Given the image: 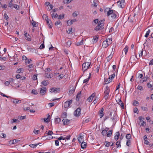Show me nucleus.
Instances as JSON below:
<instances>
[{
    "label": "nucleus",
    "instance_id": "obj_37",
    "mask_svg": "<svg viewBox=\"0 0 153 153\" xmlns=\"http://www.w3.org/2000/svg\"><path fill=\"white\" fill-rule=\"evenodd\" d=\"M13 1V0H11L9 3L8 6L10 7H12L14 4L12 3Z\"/></svg>",
    "mask_w": 153,
    "mask_h": 153
},
{
    "label": "nucleus",
    "instance_id": "obj_1",
    "mask_svg": "<svg viewBox=\"0 0 153 153\" xmlns=\"http://www.w3.org/2000/svg\"><path fill=\"white\" fill-rule=\"evenodd\" d=\"M117 12L115 10L109 9L106 15L108 17L110 16L112 19L115 20L117 16Z\"/></svg>",
    "mask_w": 153,
    "mask_h": 153
},
{
    "label": "nucleus",
    "instance_id": "obj_14",
    "mask_svg": "<svg viewBox=\"0 0 153 153\" xmlns=\"http://www.w3.org/2000/svg\"><path fill=\"white\" fill-rule=\"evenodd\" d=\"M103 111L104 109L103 108H102L100 111H99V115L100 117V118H101L102 117L104 116V113H103Z\"/></svg>",
    "mask_w": 153,
    "mask_h": 153
},
{
    "label": "nucleus",
    "instance_id": "obj_35",
    "mask_svg": "<svg viewBox=\"0 0 153 153\" xmlns=\"http://www.w3.org/2000/svg\"><path fill=\"white\" fill-rule=\"evenodd\" d=\"M51 16L52 18H55L57 17L58 15L56 13H54L52 14Z\"/></svg>",
    "mask_w": 153,
    "mask_h": 153
},
{
    "label": "nucleus",
    "instance_id": "obj_32",
    "mask_svg": "<svg viewBox=\"0 0 153 153\" xmlns=\"http://www.w3.org/2000/svg\"><path fill=\"white\" fill-rule=\"evenodd\" d=\"M98 38L97 36H94V37L92 41L94 43H95L97 41V39Z\"/></svg>",
    "mask_w": 153,
    "mask_h": 153
},
{
    "label": "nucleus",
    "instance_id": "obj_19",
    "mask_svg": "<svg viewBox=\"0 0 153 153\" xmlns=\"http://www.w3.org/2000/svg\"><path fill=\"white\" fill-rule=\"evenodd\" d=\"M120 133L118 132H116L114 136V140H117L119 138Z\"/></svg>",
    "mask_w": 153,
    "mask_h": 153
},
{
    "label": "nucleus",
    "instance_id": "obj_9",
    "mask_svg": "<svg viewBox=\"0 0 153 153\" xmlns=\"http://www.w3.org/2000/svg\"><path fill=\"white\" fill-rule=\"evenodd\" d=\"M59 88H52L50 89V92L51 93L54 92L55 93H58L59 91Z\"/></svg>",
    "mask_w": 153,
    "mask_h": 153
},
{
    "label": "nucleus",
    "instance_id": "obj_5",
    "mask_svg": "<svg viewBox=\"0 0 153 153\" xmlns=\"http://www.w3.org/2000/svg\"><path fill=\"white\" fill-rule=\"evenodd\" d=\"M73 102L72 100H70L69 101H67L65 102L64 103V107L65 108H67L70 106Z\"/></svg>",
    "mask_w": 153,
    "mask_h": 153
},
{
    "label": "nucleus",
    "instance_id": "obj_12",
    "mask_svg": "<svg viewBox=\"0 0 153 153\" xmlns=\"http://www.w3.org/2000/svg\"><path fill=\"white\" fill-rule=\"evenodd\" d=\"M46 88L45 87H43L40 88V93L42 95H45L46 93Z\"/></svg>",
    "mask_w": 153,
    "mask_h": 153
},
{
    "label": "nucleus",
    "instance_id": "obj_22",
    "mask_svg": "<svg viewBox=\"0 0 153 153\" xmlns=\"http://www.w3.org/2000/svg\"><path fill=\"white\" fill-rule=\"evenodd\" d=\"M81 146L82 149L85 148L87 146L86 143L84 142H82V143H81Z\"/></svg>",
    "mask_w": 153,
    "mask_h": 153
},
{
    "label": "nucleus",
    "instance_id": "obj_21",
    "mask_svg": "<svg viewBox=\"0 0 153 153\" xmlns=\"http://www.w3.org/2000/svg\"><path fill=\"white\" fill-rule=\"evenodd\" d=\"M120 138V140H118L116 143V145L117 146V148H118L119 147H120L121 146V145L120 144V143H121V140L122 139L121 138Z\"/></svg>",
    "mask_w": 153,
    "mask_h": 153
},
{
    "label": "nucleus",
    "instance_id": "obj_61",
    "mask_svg": "<svg viewBox=\"0 0 153 153\" xmlns=\"http://www.w3.org/2000/svg\"><path fill=\"white\" fill-rule=\"evenodd\" d=\"M141 108L143 111H148V108L146 107L142 106Z\"/></svg>",
    "mask_w": 153,
    "mask_h": 153
},
{
    "label": "nucleus",
    "instance_id": "obj_4",
    "mask_svg": "<svg viewBox=\"0 0 153 153\" xmlns=\"http://www.w3.org/2000/svg\"><path fill=\"white\" fill-rule=\"evenodd\" d=\"M90 64L91 63L89 62L84 63L82 64V68L84 72L88 69Z\"/></svg>",
    "mask_w": 153,
    "mask_h": 153
},
{
    "label": "nucleus",
    "instance_id": "obj_20",
    "mask_svg": "<svg viewBox=\"0 0 153 153\" xmlns=\"http://www.w3.org/2000/svg\"><path fill=\"white\" fill-rule=\"evenodd\" d=\"M83 139V136L81 134L78 137V140L80 143H82V142Z\"/></svg>",
    "mask_w": 153,
    "mask_h": 153
},
{
    "label": "nucleus",
    "instance_id": "obj_47",
    "mask_svg": "<svg viewBox=\"0 0 153 153\" xmlns=\"http://www.w3.org/2000/svg\"><path fill=\"white\" fill-rule=\"evenodd\" d=\"M37 74H34L33 76L32 79L33 80L37 79Z\"/></svg>",
    "mask_w": 153,
    "mask_h": 153
},
{
    "label": "nucleus",
    "instance_id": "obj_60",
    "mask_svg": "<svg viewBox=\"0 0 153 153\" xmlns=\"http://www.w3.org/2000/svg\"><path fill=\"white\" fill-rule=\"evenodd\" d=\"M134 113H138L139 112V111H138V109H137V108H134Z\"/></svg>",
    "mask_w": 153,
    "mask_h": 153
},
{
    "label": "nucleus",
    "instance_id": "obj_25",
    "mask_svg": "<svg viewBox=\"0 0 153 153\" xmlns=\"http://www.w3.org/2000/svg\"><path fill=\"white\" fill-rule=\"evenodd\" d=\"M41 84L44 86H46L48 84V80H43L41 82Z\"/></svg>",
    "mask_w": 153,
    "mask_h": 153
},
{
    "label": "nucleus",
    "instance_id": "obj_49",
    "mask_svg": "<svg viewBox=\"0 0 153 153\" xmlns=\"http://www.w3.org/2000/svg\"><path fill=\"white\" fill-rule=\"evenodd\" d=\"M13 7L15 8L16 10H19V6L18 5L16 4H14L13 5Z\"/></svg>",
    "mask_w": 153,
    "mask_h": 153
},
{
    "label": "nucleus",
    "instance_id": "obj_13",
    "mask_svg": "<svg viewBox=\"0 0 153 153\" xmlns=\"http://www.w3.org/2000/svg\"><path fill=\"white\" fill-rule=\"evenodd\" d=\"M116 101L123 109H124V106L123 103L120 99H119L117 100H116Z\"/></svg>",
    "mask_w": 153,
    "mask_h": 153
},
{
    "label": "nucleus",
    "instance_id": "obj_36",
    "mask_svg": "<svg viewBox=\"0 0 153 153\" xmlns=\"http://www.w3.org/2000/svg\"><path fill=\"white\" fill-rule=\"evenodd\" d=\"M104 82H105L106 84H107L108 83H109L110 82H111V81L110 80H109V79H107V78H105L104 79Z\"/></svg>",
    "mask_w": 153,
    "mask_h": 153
},
{
    "label": "nucleus",
    "instance_id": "obj_24",
    "mask_svg": "<svg viewBox=\"0 0 153 153\" xmlns=\"http://www.w3.org/2000/svg\"><path fill=\"white\" fill-rule=\"evenodd\" d=\"M146 51H143L142 50L141 51V53L139 54V56H145L146 55Z\"/></svg>",
    "mask_w": 153,
    "mask_h": 153
},
{
    "label": "nucleus",
    "instance_id": "obj_38",
    "mask_svg": "<svg viewBox=\"0 0 153 153\" xmlns=\"http://www.w3.org/2000/svg\"><path fill=\"white\" fill-rule=\"evenodd\" d=\"M4 18L7 21H8L9 19V17L8 15L5 13L4 15Z\"/></svg>",
    "mask_w": 153,
    "mask_h": 153
},
{
    "label": "nucleus",
    "instance_id": "obj_26",
    "mask_svg": "<svg viewBox=\"0 0 153 153\" xmlns=\"http://www.w3.org/2000/svg\"><path fill=\"white\" fill-rule=\"evenodd\" d=\"M89 74V75L88 77L87 78L85 79L84 80L83 83H87L88 82V80H89V79L91 77V73H90Z\"/></svg>",
    "mask_w": 153,
    "mask_h": 153
},
{
    "label": "nucleus",
    "instance_id": "obj_48",
    "mask_svg": "<svg viewBox=\"0 0 153 153\" xmlns=\"http://www.w3.org/2000/svg\"><path fill=\"white\" fill-rule=\"evenodd\" d=\"M150 32V31L149 30L147 31L146 33L145 36V37L147 38Z\"/></svg>",
    "mask_w": 153,
    "mask_h": 153
},
{
    "label": "nucleus",
    "instance_id": "obj_53",
    "mask_svg": "<svg viewBox=\"0 0 153 153\" xmlns=\"http://www.w3.org/2000/svg\"><path fill=\"white\" fill-rule=\"evenodd\" d=\"M107 132L106 131L103 130L102 131V134L103 136H105L106 135Z\"/></svg>",
    "mask_w": 153,
    "mask_h": 153
},
{
    "label": "nucleus",
    "instance_id": "obj_15",
    "mask_svg": "<svg viewBox=\"0 0 153 153\" xmlns=\"http://www.w3.org/2000/svg\"><path fill=\"white\" fill-rule=\"evenodd\" d=\"M104 28L102 26H100L99 25H97L94 28V29L95 30L97 31H99V30H101L103 29Z\"/></svg>",
    "mask_w": 153,
    "mask_h": 153
},
{
    "label": "nucleus",
    "instance_id": "obj_18",
    "mask_svg": "<svg viewBox=\"0 0 153 153\" xmlns=\"http://www.w3.org/2000/svg\"><path fill=\"white\" fill-rule=\"evenodd\" d=\"M144 140V143L145 144L148 145L149 142L147 140V138L146 135H144L143 137Z\"/></svg>",
    "mask_w": 153,
    "mask_h": 153
},
{
    "label": "nucleus",
    "instance_id": "obj_7",
    "mask_svg": "<svg viewBox=\"0 0 153 153\" xmlns=\"http://www.w3.org/2000/svg\"><path fill=\"white\" fill-rule=\"evenodd\" d=\"M81 109L78 108L74 112V115L76 117H78L81 114Z\"/></svg>",
    "mask_w": 153,
    "mask_h": 153
},
{
    "label": "nucleus",
    "instance_id": "obj_30",
    "mask_svg": "<svg viewBox=\"0 0 153 153\" xmlns=\"http://www.w3.org/2000/svg\"><path fill=\"white\" fill-rule=\"evenodd\" d=\"M61 121V119L59 118H56L55 119V123L56 124H57Z\"/></svg>",
    "mask_w": 153,
    "mask_h": 153
},
{
    "label": "nucleus",
    "instance_id": "obj_23",
    "mask_svg": "<svg viewBox=\"0 0 153 153\" xmlns=\"http://www.w3.org/2000/svg\"><path fill=\"white\" fill-rule=\"evenodd\" d=\"M81 91H79L77 94L76 95V99L77 101H78L79 100V98H80L81 95Z\"/></svg>",
    "mask_w": 153,
    "mask_h": 153
},
{
    "label": "nucleus",
    "instance_id": "obj_17",
    "mask_svg": "<svg viewBox=\"0 0 153 153\" xmlns=\"http://www.w3.org/2000/svg\"><path fill=\"white\" fill-rule=\"evenodd\" d=\"M70 120L68 119H63L62 120L64 125L69 124L70 123Z\"/></svg>",
    "mask_w": 153,
    "mask_h": 153
},
{
    "label": "nucleus",
    "instance_id": "obj_63",
    "mask_svg": "<svg viewBox=\"0 0 153 153\" xmlns=\"http://www.w3.org/2000/svg\"><path fill=\"white\" fill-rule=\"evenodd\" d=\"M32 25L33 26V27H37V25H36L37 24L36 23V22L35 21H33V22L32 24Z\"/></svg>",
    "mask_w": 153,
    "mask_h": 153
},
{
    "label": "nucleus",
    "instance_id": "obj_62",
    "mask_svg": "<svg viewBox=\"0 0 153 153\" xmlns=\"http://www.w3.org/2000/svg\"><path fill=\"white\" fill-rule=\"evenodd\" d=\"M137 104L139 105V102L137 101H134L133 103V105L134 106H136Z\"/></svg>",
    "mask_w": 153,
    "mask_h": 153
},
{
    "label": "nucleus",
    "instance_id": "obj_45",
    "mask_svg": "<svg viewBox=\"0 0 153 153\" xmlns=\"http://www.w3.org/2000/svg\"><path fill=\"white\" fill-rule=\"evenodd\" d=\"M45 74L47 78H51L52 77L51 74L50 73H47Z\"/></svg>",
    "mask_w": 153,
    "mask_h": 153
},
{
    "label": "nucleus",
    "instance_id": "obj_64",
    "mask_svg": "<svg viewBox=\"0 0 153 153\" xmlns=\"http://www.w3.org/2000/svg\"><path fill=\"white\" fill-rule=\"evenodd\" d=\"M33 132L36 134H38L39 133L40 131L39 130L34 129L33 131Z\"/></svg>",
    "mask_w": 153,
    "mask_h": 153
},
{
    "label": "nucleus",
    "instance_id": "obj_29",
    "mask_svg": "<svg viewBox=\"0 0 153 153\" xmlns=\"http://www.w3.org/2000/svg\"><path fill=\"white\" fill-rule=\"evenodd\" d=\"M79 13L78 11H74L72 14L73 16L74 17H76V16L78 14H79Z\"/></svg>",
    "mask_w": 153,
    "mask_h": 153
},
{
    "label": "nucleus",
    "instance_id": "obj_11",
    "mask_svg": "<svg viewBox=\"0 0 153 153\" xmlns=\"http://www.w3.org/2000/svg\"><path fill=\"white\" fill-rule=\"evenodd\" d=\"M117 3L120 7L123 8L124 7L125 4V0H121L120 1L118 2Z\"/></svg>",
    "mask_w": 153,
    "mask_h": 153
},
{
    "label": "nucleus",
    "instance_id": "obj_3",
    "mask_svg": "<svg viewBox=\"0 0 153 153\" xmlns=\"http://www.w3.org/2000/svg\"><path fill=\"white\" fill-rule=\"evenodd\" d=\"M109 92L110 89L109 87L108 86H106L105 88V91H104V98L106 100L108 98Z\"/></svg>",
    "mask_w": 153,
    "mask_h": 153
},
{
    "label": "nucleus",
    "instance_id": "obj_2",
    "mask_svg": "<svg viewBox=\"0 0 153 153\" xmlns=\"http://www.w3.org/2000/svg\"><path fill=\"white\" fill-rule=\"evenodd\" d=\"M112 43V40L110 39H108L104 41L102 44V47L105 48Z\"/></svg>",
    "mask_w": 153,
    "mask_h": 153
},
{
    "label": "nucleus",
    "instance_id": "obj_46",
    "mask_svg": "<svg viewBox=\"0 0 153 153\" xmlns=\"http://www.w3.org/2000/svg\"><path fill=\"white\" fill-rule=\"evenodd\" d=\"M72 1V0H64L63 2L64 3L68 4L71 2Z\"/></svg>",
    "mask_w": 153,
    "mask_h": 153
},
{
    "label": "nucleus",
    "instance_id": "obj_52",
    "mask_svg": "<svg viewBox=\"0 0 153 153\" xmlns=\"http://www.w3.org/2000/svg\"><path fill=\"white\" fill-rule=\"evenodd\" d=\"M38 144H31L30 145V146L31 147L34 148H36V146L38 145Z\"/></svg>",
    "mask_w": 153,
    "mask_h": 153
},
{
    "label": "nucleus",
    "instance_id": "obj_43",
    "mask_svg": "<svg viewBox=\"0 0 153 153\" xmlns=\"http://www.w3.org/2000/svg\"><path fill=\"white\" fill-rule=\"evenodd\" d=\"M13 102L15 103H20L21 101L18 100H14L13 101Z\"/></svg>",
    "mask_w": 153,
    "mask_h": 153
},
{
    "label": "nucleus",
    "instance_id": "obj_34",
    "mask_svg": "<svg viewBox=\"0 0 153 153\" xmlns=\"http://www.w3.org/2000/svg\"><path fill=\"white\" fill-rule=\"evenodd\" d=\"M72 28H69L68 30L67 31V32L68 34H72L73 33L72 32Z\"/></svg>",
    "mask_w": 153,
    "mask_h": 153
},
{
    "label": "nucleus",
    "instance_id": "obj_39",
    "mask_svg": "<svg viewBox=\"0 0 153 153\" xmlns=\"http://www.w3.org/2000/svg\"><path fill=\"white\" fill-rule=\"evenodd\" d=\"M64 16H65V15L64 14H62L60 15L59 16L58 19H61L64 18Z\"/></svg>",
    "mask_w": 153,
    "mask_h": 153
},
{
    "label": "nucleus",
    "instance_id": "obj_31",
    "mask_svg": "<svg viewBox=\"0 0 153 153\" xmlns=\"http://www.w3.org/2000/svg\"><path fill=\"white\" fill-rule=\"evenodd\" d=\"M112 131L111 130H110L108 132V133L106 134L107 137H110L112 134Z\"/></svg>",
    "mask_w": 153,
    "mask_h": 153
},
{
    "label": "nucleus",
    "instance_id": "obj_50",
    "mask_svg": "<svg viewBox=\"0 0 153 153\" xmlns=\"http://www.w3.org/2000/svg\"><path fill=\"white\" fill-rule=\"evenodd\" d=\"M117 117L116 115V114L115 113H114L113 114V116L111 118V119L112 120L114 121L115 120Z\"/></svg>",
    "mask_w": 153,
    "mask_h": 153
},
{
    "label": "nucleus",
    "instance_id": "obj_6",
    "mask_svg": "<svg viewBox=\"0 0 153 153\" xmlns=\"http://www.w3.org/2000/svg\"><path fill=\"white\" fill-rule=\"evenodd\" d=\"M44 16H46V18H45V20L46 21L47 24L48 25L49 27L50 28H51L52 23L51 21L48 19V17L46 15L44 14Z\"/></svg>",
    "mask_w": 153,
    "mask_h": 153
},
{
    "label": "nucleus",
    "instance_id": "obj_56",
    "mask_svg": "<svg viewBox=\"0 0 153 153\" xmlns=\"http://www.w3.org/2000/svg\"><path fill=\"white\" fill-rule=\"evenodd\" d=\"M131 144V141L130 140H127L126 142V145L127 146H129Z\"/></svg>",
    "mask_w": 153,
    "mask_h": 153
},
{
    "label": "nucleus",
    "instance_id": "obj_40",
    "mask_svg": "<svg viewBox=\"0 0 153 153\" xmlns=\"http://www.w3.org/2000/svg\"><path fill=\"white\" fill-rule=\"evenodd\" d=\"M67 115L66 112H64L62 113V118H66L67 117Z\"/></svg>",
    "mask_w": 153,
    "mask_h": 153
},
{
    "label": "nucleus",
    "instance_id": "obj_51",
    "mask_svg": "<svg viewBox=\"0 0 153 153\" xmlns=\"http://www.w3.org/2000/svg\"><path fill=\"white\" fill-rule=\"evenodd\" d=\"M67 24L68 25H70L73 24L72 20H68L67 21Z\"/></svg>",
    "mask_w": 153,
    "mask_h": 153
},
{
    "label": "nucleus",
    "instance_id": "obj_58",
    "mask_svg": "<svg viewBox=\"0 0 153 153\" xmlns=\"http://www.w3.org/2000/svg\"><path fill=\"white\" fill-rule=\"evenodd\" d=\"M64 76V75L63 74H60L58 76V77L59 78V79H62L63 77Z\"/></svg>",
    "mask_w": 153,
    "mask_h": 153
},
{
    "label": "nucleus",
    "instance_id": "obj_8",
    "mask_svg": "<svg viewBox=\"0 0 153 153\" xmlns=\"http://www.w3.org/2000/svg\"><path fill=\"white\" fill-rule=\"evenodd\" d=\"M24 35L26 40L28 41H30L31 40L30 36L29 34H28L26 31H24Z\"/></svg>",
    "mask_w": 153,
    "mask_h": 153
},
{
    "label": "nucleus",
    "instance_id": "obj_42",
    "mask_svg": "<svg viewBox=\"0 0 153 153\" xmlns=\"http://www.w3.org/2000/svg\"><path fill=\"white\" fill-rule=\"evenodd\" d=\"M112 55L110 54L107 57V59L108 61H109L111 59L112 57Z\"/></svg>",
    "mask_w": 153,
    "mask_h": 153
},
{
    "label": "nucleus",
    "instance_id": "obj_27",
    "mask_svg": "<svg viewBox=\"0 0 153 153\" xmlns=\"http://www.w3.org/2000/svg\"><path fill=\"white\" fill-rule=\"evenodd\" d=\"M104 22V21L103 20H101L98 23V25H99V26H102L103 27L104 25H103V23Z\"/></svg>",
    "mask_w": 153,
    "mask_h": 153
},
{
    "label": "nucleus",
    "instance_id": "obj_57",
    "mask_svg": "<svg viewBox=\"0 0 153 153\" xmlns=\"http://www.w3.org/2000/svg\"><path fill=\"white\" fill-rule=\"evenodd\" d=\"M31 93L34 94H37V91L34 89L32 90L31 91Z\"/></svg>",
    "mask_w": 153,
    "mask_h": 153
},
{
    "label": "nucleus",
    "instance_id": "obj_59",
    "mask_svg": "<svg viewBox=\"0 0 153 153\" xmlns=\"http://www.w3.org/2000/svg\"><path fill=\"white\" fill-rule=\"evenodd\" d=\"M83 40L82 39L80 42H77L76 43V45L77 46H79L82 44L83 43Z\"/></svg>",
    "mask_w": 153,
    "mask_h": 153
},
{
    "label": "nucleus",
    "instance_id": "obj_28",
    "mask_svg": "<svg viewBox=\"0 0 153 153\" xmlns=\"http://www.w3.org/2000/svg\"><path fill=\"white\" fill-rule=\"evenodd\" d=\"M115 73H113L110 76H109L108 78V79L110 80L111 81L114 78L115 76Z\"/></svg>",
    "mask_w": 153,
    "mask_h": 153
},
{
    "label": "nucleus",
    "instance_id": "obj_10",
    "mask_svg": "<svg viewBox=\"0 0 153 153\" xmlns=\"http://www.w3.org/2000/svg\"><path fill=\"white\" fill-rule=\"evenodd\" d=\"M75 89V88H74V87L73 85L70 87L69 91V95L70 96H71L74 93Z\"/></svg>",
    "mask_w": 153,
    "mask_h": 153
},
{
    "label": "nucleus",
    "instance_id": "obj_55",
    "mask_svg": "<svg viewBox=\"0 0 153 153\" xmlns=\"http://www.w3.org/2000/svg\"><path fill=\"white\" fill-rule=\"evenodd\" d=\"M49 6L50 7H48L47 8V10H50L53 9V6L52 4H50Z\"/></svg>",
    "mask_w": 153,
    "mask_h": 153
},
{
    "label": "nucleus",
    "instance_id": "obj_41",
    "mask_svg": "<svg viewBox=\"0 0 153 153\" xmlns=\"http://www.w3.org/2000/svg\"><path fill=\"white\" fill-rule=\"evenodd\" d=\"M131 137V135L130 134H127L126 136V138L128 139V140H129Z\"/></svg>",
    "mask_w": 153,
    "mask_h": 153
},
{
    "label": "nucleus",
    "instance_id": "obj_16",
    "mask_svg": "<svg viewBox=\"0 0 153 153\" xmlns=\"http://www.w3.org/2000/svg\"><path fill=\"white\" fill-rule=\"evenodd\" d=\"M94 93L92 94L87 99V100L89 102H91L93 98L95 97Z\"/></svg>",
    "mask_w": 153,
    "mask_h": 153
},
{
    "label": "nucleus",
    "instance_id": "obj_33",
    "mask_svg": "<svg viewBox=\"0 0 153 153\" xmlns=\"http://www.w3.org/2000/svg\"><path fill=\"white\" fill-rule=\"evenodd\" d=\"M128 48L127 46H126L123 49V51L125 53V54H126L128 51Z\"/></svg>",
    "mask_w": 153,
    "mask_h": 153
},
{
    "label": "nucleus",
    "instance_id": "obj_44",
    "mask_svg": "<svg viewBox=\"0 0 153 153\" xmlns=\"http://www.w3.org/2000/svg\"><path fill=\"white\" fill-rule=\"evenodd\" d=\"M110 143L108 141H106L105 143V146L107 147H109L110 146Z\"/></svg>",
    "mask_w": 153,
    "mask_h": 153
},
{
    "label": "nucleus",
    "instance_id": "obj_54",
    "mask_svg": "<svg viewBox=\"0 0 153 153\" xmlns=\"http://www.w3.org/2000/svg\"><path fill=\"white\" fill-rule=\"evenodd\" d=\"M53 132L52 131L49 130L47 131V133H46L48 135H51L53 134Z\"/></svg>",
    "mask_w": 153,
    "mask_h": 153
}]
</instances>
